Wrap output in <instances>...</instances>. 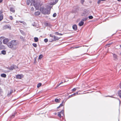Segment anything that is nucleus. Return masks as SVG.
I'll list each match as a JSON object with an SVG mask.
<instances>
[{
    "label": "nucleus",
    "instance_id": "f257e3e1",
    "mask_svg": "<svg viewBox=\"0 0 121 121\" xmlns=\"http://www.w3.org/2000/svg\"><path fill=\"white\" fill-rule=\"evenodd\" d=\"M18 44L17 41L13 40L7 43V45L9 48L13 50H15L17 49V46L18 45Z\"/></svg>",
    "mask_w": 121,
    "mask_h": 121
},
{
    "label": "nucleus",
    "instance_id": "f03ea898",
    "mask_svg": "<svg viewBox=\"0 0 121 121\" xmlns=\"http://www.w3.org/2000/svg\"><path fill=\"white\" fill-rule=\"evenodd\" d=\"M40 10L42 13L44 14H49L50 12V10H48L47 9L44 7H41L40 8Z\"/></svg>",
    "mask_w": 121,
    "mask_h": 121
},
{
    "label": "nucleus",
    "instance_id": "7ed1b4c3",
    "mask_svg": "<svg viewBox=\"0 0 121 121\" xmlns=\"http://www.w3.org/2000/svg\"><path fill=\"white\" fill-rule=\"evenodd\" d=\"M89 14L88 11L86 9H84L83 11V12L82 13L81 15L82 16H87Z\"/></svg>",
    "mask_w": 121,
    "mask_h": 121
},
{
    "label": "nucleus",
    "instance_id": "20e7f679",
    "mask_svg": "<svg viewBox=\"0 0 121 121\" xmlns=\"http://www.w3.org/2000/svg\"><path fill=\"white\" fill-rule=\"evenodd\" d=\"M113 55V60H114L116 61L118 60V56L116 54L112 53H111Z\"/></svg>",
    "mask_w": 121,
    "mask_h": 121
},
{
    "label": "nucleus",
    "instance_id": "39448f33",
    "mask_svg": "<svg viewBox=\"0 0 121 121\" xmlns=\"http://www.w3.org/2000/svg\"><path fill=\"white\" fill-rule=\"evenodd\" d=\"M16 78L17 79H21L23 78L24 76L22 74H18L16 76Z\"/></svg>",
    "mask_w": 121,
    "mask_h": 121
},
{
    "label": "nucleus",
    "instance_id": "423d86ee",
    "mask_svg": "<svg viewBox=\"0 0 121 121\" xmlns=\"http://www.w3.org/2000/svg\"><path fill=\"white\" fill-rule=\"evenodd\" d=\"M60 38L58 37H57L54 36L53 37V39H52V40L50 41L51 42H52L54 41H56L58 40Z\"/></svg>",
    "mask_w": 121,
    "mask_h": 121
},
{
    "label": "nucleus",
    "instance_id": "0eeeda50",
    "mask_svg": "<svg viewBox=\"0 0 121 121\" xmlns=\"http://www.w3.org/2000/svg\"><path fill=\"white\" fill-rule=\"evenodd\" d=\"M9 40L8 39H4L3 41V43L4 44H6L8 43V42L9 41Z\"/></svg>",
    "mask_w": 121,
    "mask_h": 121
},
{
    "label": "nucleus",
    "instance_id": "6e6552de",
    "mask_svg": "<svg viewBox=\"0 0 121 121\" xmlns=\"http://www.w3.org/2000/svg\"><path fill=\"white\" fill-rule=\"evenodd\" d=\"M15 66L14 65H12L10 67H7V69H8L12 70L14 69H15L14 67Z\"/></svg>",
    "mask_w": 121,
    "mask_h": 121
},
{
    "label": "nucleus",
    "instance_id": "1a4fd4ad",
    "mask_svg": "<svg viewBox=\"0 0 121 121\" xmlns=\"http://www.w3.org/2000/svg\"><path fill=\"white\" fill-rule=\"evenodd\" d=\"M34 6L36 9L38 10L39 9V6L38 4L35 3L34 4Z\"/></svg>",
    "mask_w": 121,
    "mask_h": 121
},
{
    "label": "nucleus",
    "instance_id": "9d476101",
    "mask_svg": "<svg viewBox=\"0 0 121 121\" xmlns=\"http://www.w3.org/2000/svg\"><path fill=\"white\" fill-rule=\"evenodd\" d=\"M2 12L0 11V21H1L3 18V15L2 14Z\"/></svg>",
    "mask_w": 121,
    "mask_h": 121
},
{
    "label": "nucleus",
    "instance_id": "9b49d317",
    "mask_svg": "<svg viewBox=\"0 0 121 121\" xmlns=\"http://www.w3.org/2000/svg\"><path fill=\"white\" fill-rule=\"evenodd\" d=\"M72 28L73 30L75 31L77 29V26L76 24L73 25V26Z\"/></svg>",
    "mask_w": 121,
    "mask_h": 121
},
{
    "label": "nucleus",
    "instance_id": "f8f14e48",
    "mask_svg": "<svg viewBox=\"0 0 121 121\" xmlns=\"http://www.w3.org/2000/svg\"><path fill=\"white\" fill-rule=\"evenodd\" d=\"M13 92V90H11L10 91V92H8V94H7V96L8 97H9L10 96V95L12 94Z\"/></svg>",
    "mask_w": 121,
    "mask_h": 121
},
{
    "label": "nucleus",
    "instance_id": "ddd939ff",
    "mask_svg": "<svg viewBox=\"0 0 121 121\" xmlns=\"http://www.w3.org/2000/svg\"><path fill=\"white\" fill-rule=\"evenodd\" d=\"M10 11L13 13H14L15 11L14 8L12 7H11L10 8Z\"/></svg>",
    "mask_w": 121,
    "mask_h": 121
},
{
    "label": "nucleus",
    "instance_id": "4468645a",
    "mask_svg": "<svg viewBox=\"0 0 121 121\" xmlns=\"http://www.w3.org/2000/svg\"><path fill=\"white\" fill-rule=\"evenodd\" d=\"M40 14V13L39 11L35 12L34 14L35 16H39Z\"/></svg>",
    "mask_w": 121,
    "mask_h": 121
},
{
    "label": "nucleus",
    "instance_id": "2eb2a0df",
    "mask_svg": "<svg viewBox=\"0 0 121 121\" xmlns=\"http://www.w3.org/2000/svg\"><path fill=\"white\" fill-rule=\"evenodd\" d=\"M84 24V22H82V21H81L80 22H79V25L80 26H82Z\"/></svg>",
    "mask_w": 121,
    "mask_h": 121
},
{
    "label": "nucleus",
    "instance_id": "dca6fc26",
    "mask_svg": "<svg viewBox=\"0 0 121 121\" xmlns=\"http://www.w3.org/2000/svg\"><path fill=\"white\" fill-rule=\"evenodd\" d=\"M60 99H58L57 98H56L55 99V101L56 102L59 103L60 102Z\"/></svg>",
    "mask_w": 121,
    "mask_h": 121
},
{
    "label": "nucleus",
    "instance_id": "f3484780",
    "mask_svg": "<svg viewBox=\"0 0 121 121\" xmlns=\"http://www.w3.org/2000/svg\"><path fill=\"white\" fill-rule=\"evenodd\" d=\"M118 94L119 97L121 98V90H120L118 91Z\"/></svg>",
    "mask_w": 121,
    "mask_h": 121
},
{
    "label": "nucleus",
    "instance_id": "a211bd4d",
    "mask_svg": "<svg viewBox=\"0 0 121 121\" xmlns=\"http://www.w3.org/2000/svg\"><path fill=\"white\" fill-rule=\"evenodd\" d=\"M16 114V113L15 112L13 113L11 115V116H10L11 118H12L14 117Z\"/></svg>",
    "mask_w": 121,
    "mask_h": 121
},
{
    "label": "nucleus",
    "instance_id": "6ab92c4d",
    "mask_svg": "<svg viewBox=\"0 0 121 121\" xmlns=\"http://www.w3.org/2000/svg\"><path fill=\"white\" fill-rule=\"evenodd\" d=\"M4 48V45L2 44L0 45V50L3 49Z\"/></svg>",
    "mask_w": 121,
    "mask_h": 121
},
{
    "label": "nucleus",
    "instance_id": "aec40b11",
    "mask_svg": "<svg viewBox=\"0 0 121 121\" xmlns=\"http://www.w3.org/2000/svg\"><path fill=\"white\" fill-rule=\"evenodd\" d=\"M1 76L3 77L6 78V75L5 74L3 73L1 74Z\"/></svg>",
    "mask_w": 121,
    "mask_h": 121
},
{
    "label": "nucleus",
    "instance_id": "412c9836",
    "mask_svg": "<svg viewBox=\"0 0 121 121\" xmlns=\"http://www.w3.org/2000/svg\"><path fill=\"white\" fill-rule=\"evenodd\" d=\"M6 51L5 50H3L1 51V53L3 55H4L6 54Z\"/></svg>",
    "mask_w": 121,
    "mask_h": 121
},
{
    "label": "nucleus",
    "instance_id": "4be33fe9",
    "mask_svg": "<svg viewBox=\"0 0 121 121\" xmlns=\"http://www.w3.org/2000/svg\"><path fill=\"white\" fill-rule=\"evenodd\" d=\"M34 40L35 42H37L39 40L38 38L37 37H35L34 38Z\"/></svg>",
    "mask_w": 121,
    "mask_h": 121
},
{
    "label": "nucleus",
    "instance_id": "5701e85b",
    "mask_svg": "<svg viewBox=\"0 0 121 121\" xmlns=\"http://www.w3.org/2000/svg\"><path fill=\"white\" fill-rule=\"evenodd\" d=\"M31 2V1L30 0H26L27 4V5H29L30 3Z\"/></svg>",
    "mask_w": 121,
    "mask_h": 121
},
{
    "label": "nucleus",
    "instance_id": "b1692460",
    "mask_svg": "<svg viewBox=\"0 0 121 121\" xmlns=\"http://www.w3.org/2000/svg\"><path fill=\"white\" fill-rule=\"evenodd\" d=\"M20 32L23 35H25V33L24 32V31L23 30H20Z\"/></svg>",
    "mask_w": 121,
    "mask_h": 121
},
{
    "label": "nucleus",
    "instance_id": "393cba45",
    "mask_svg": "<svg viewBox=\"0 0 121 121\" xmlns=\"http://www.w3.org/2000/svg\"><path fill=\"white\" fill-rule=\"evenodd\" d=\"M65 104V102H64V101H63L62 103L60 104V106L62 107L63 106V105H64Z\"/></svg>",
    "mask_w": 121,
    "mask_h": 121
},
{
    "label": "nucleus",
    "instance_id": "a878e982",
    "mask_svg": "<svg viewBox=\"0 0 121 121\" xmlns=\"http://www.w3.org/2000/svg\"><path fill=\"white\" fill-rule=\"evenodd\" d=\"M87 19H88V17H85V18H83L82 19V21H86L87 20Z\"/></svg>",
    "mask_w": 121,
    "mask_h": 121
},
{
    "label": "nucleus",
    "instance_id": "bb28decb",
    "mask_svg": "<svg viewBox=\"0 0 121 121\" xmlns=\"http://www.w3.org/2000/svg\"><path fill=\"white\" fill-rule=\"evenodd\" d=\"M74 94H75V93H73V94H72L71 95H69L68 97V98H70L71 97H72L73 96H75V95H74Z\"/></svg>",
    "mask_w": 121,
    "mask_h": 121
},
{
    "label": "nucleus",
    "instance_id": "cd10ccee",
    "mask_svg": "<svg viewBox=\"0 0 121 121\" xmlns=\"http://www.w3.org/2000/svg\"><path fill=\"white\" fill-rule=\"evenodd\" d=\"M43 57V56L42 55V54L40 55H39V59H41V58Z\"/></svg>",
    "mask_w": 121,
    "mask_h": 121
},
{
    "label": "nucleus",
    "instance_id": "c85d7f7f",
    "mask_svg": "<svg viewBox=\"0 0 121 121\" xmlns=\"http://www.w3.org/2000/svg\"><path fill=\"white\" fill-rule=\"evenodd\" d=\"M58 116L60 118H61V115L60 112H58Z\"/></svg>",
    "mask_w": 121,
    "mask_h": 121
},
{
    "label": "nucleus",
    "instance_id": "c756f323",
    "mask_svg": "<svg viewBox=\"0 0 121 121\" xmlns=\"http://www.w3.org/2000/svg\"><path fill=\"white\" fill-rule=\"evenodd\" d=\"M42 85V84L41 83H38L37 85V87L38 88H39L40 86Z\"/></svg>",
    "mask_w": 121,
    "mask_h": 121
},
{
    "label": "nucleus",
    "instance_id": "7c9ffc66",
    "mask_svg": "<svg viewBox=\"0 0 121 121\" xmlns=\"http://www.w3.org/2000/svg\"><path fill=\"white\" fill-rule=\"evenodd\" d=\"M32 45L35 48L37 46V45L35 43H33L32 44Z\"/></svg>",
    "mask_w": 121,
    "mask_h": 121
},
{
    "label": "nucleus",
    "instance_id": "2f4dec72",
    "mask_svg": "<svg viewBox=\"0 0 121 121\" xmlns=\"http://www.w3.org/2000/svg\"><path fill=\"white\" fill-rule=\"evenodd\" d=\"M3 91L1 89V87H0V94H1L3 93Z\"/></svg>",
    "mask_w": 121,
    "mask_h": 121
},
{
    "label": "nucleus",
    "instance_id": "473e14b6",
    "mask_svg": "<svg viewBox=\"0 0 121 121\" xmlns=\"http://www.w3.org/2000/svg\"><path fill=\"white\" fill-rule=\"evenodd\" d=\"M84 2V0H81L80 2L82 4H83Z\"/></svg>",
    "mask_w": 121,
    "mask_h": 121
},
{
    "label": "nucleus",
    "instance_id": "72a5a7b5",
    "mask_svg": "<svg viewBox=\"0 0 121 121\" xmlns=\"http://www.w3.org/2000/svg\"><path fill=\"white\" fill-rule=\"evenodd\" d=\"M60 112V113H61L64 116V111L63 110H62Z\"/></svg>",
    "mask_w": 121,
    "mask_h": 121
},
{
    "label": "nucleus",
    "instance_id": "f704fd0d",
    "mask_svg": "<svg viewBox=\"0 0 121 121\" xmlns=\"http://www.w3.org/2000/svg\"><path fill=\"white\" fill-rule=\"evenodd\" d=\"M48 41V40L47 39H45L44 40V41L45 43L47 42Z\"/></svg>",
    "mask_w": 121,
    "mask_h": 121
},
{
    "label": "nucleus",
    "instance_id": "c9c22d12",
    "mask_svg": "<svg viewBox=\"0 0 121 121\" xmlns=\"http://www.w3.org/2000/svg\"><path fill=\"white\" fill-rule=\"evenodd\" d=\"M93 18V17L92 16H90L89 17V18L90 19H92Z\"/></svg>",
    "mask_w": 121,
    "mask_h": 121
},
{
    "label": "nucleus",
    "instance_id": "e433bc0d",
    "mask_svg": "<svg viewBox=\"0 0 121 121\" xmlns=\"http://www.w3.org/2000/svg\"><path fill=\"white\" fill-rule=\"evenodd\" d=\"M56 13H54L53 15V17H56Z\"/></svg>",
    "mask_w": 121,
    "mask_h": 121
},
{
    "label": "nucleus",
    "instance_id": "4c0bfd02",
    "mask_svg": "<svg viewBox=\"0 0 121 121\" xmlns=\"http://www.w3.org/2000/svg\"><path fill=\"white\" fill-rule=\"evenodd\" d=\"M49 36L52 37H54V36L52 34H50L49 35Z\"/></svg>",
    "mask_w": 121,
    "mask_h": 121
},
{
    "label": "nucleus",
    "instance_id": "58836bf2",
    "mask_svg": "<svg viewBox=\"0 0 121 121\" xmlns=\"http://www.w3.org/2000/svg\"><path fill=\"white\" fill-rule=\"evenodd\" d=\"M101 1V0H99L97 2V3L98 4H99L100 3Z\"/></svg>",
    "mask_w": 121,
    "mask_h": 121
},
{
    "label": "nucleus",
    "instance_id": "ea45409f",
    "mask_svg": "<svg viewBox=\"0 0 121 121\" xmlns=\"http://www.w3.org/2000/svg\"><path fill=\"white\" fill-rule=\"evenodd\" d=\"M63 83V82H62L60 83L57 86H60L61 84L62 83Z\"/></svg>",
    "mask_w": 121,
    "mask_h": 121
},
{
    "label": "nucleus",
    "instance_id": "a19ab883",
    "mask_svg": "<svg viewBox=\"0 0 121 121\" xmlns=\"http://www.w3.org/2000/svg\"><path fill=\"white\" fill-rule=\"evenodd\" d=\"M76 88H74L72 89V91H75L76 90Z\"/></svg>",
    "mask_w": 121,
    "mask_h": 121
},
{
    "label": "nucleus",
    "instance_id": "79ce46f5",
    "mask_svg": "<svg viewBox=\"0 0 121 121\" xmlns=\"http://www.w3.org/2000/svg\"><path fill=\"white\" fill-rule=\"evenodd\" d=\"M18 22H19L21 23H24V22L23 21H19Z\"/></svg>",
    "mask_w": 121,
    "mask_h": 121
},
{
    "label": "nucleus",
    "instance_id": "37998d69",
    "mask_svg": "<svg viewBox=\"0 0 121 121\" xmlns=\"http://www.w3.org/2000/svg\"><path fill=\"white\" fill-rule=\"evenodd\" d=\"M119 87L121 89V82H120L119 84Z\"/></svg>",
    "mask_w": 121,
    "mask_h": 121
},
{
    "label": "nucleus",
    "instance_id": "c03bdc74",
    "mask_svg": "<svg viewBox=\"0 0 121 121\" xmlns=\"http://www.w3.org/2000/svg\"><path fill=\"white\" fill-rule=\"evenodd\" d=\"M10 19L11 20H12L13 18L11 16H10Z\"/></svg>",
    "mask_w": 121,
    "mask_h": 121
},
{
    "label": "nucleus",
    "instance_id": "a18cd8bd",
    "mask_svg": "<svg viewBox=\"0 0 121 121\" xmlns=\"http://www.w3.org/2000/svg\"><path fill=\"white\" fill-rule=\"evenodd\" d=\"M34 10V8H33V7H32L31 9V10L33 11V10Z\"/></svg>",
    "mask_w": 121,
    "mask_h": 121
},
{
    "label": "nucleus",
    "instance_id": "49530a36",
    "mask_svg": "<svg viewBox=\"0 0 121 121\" xmlns=\"http://www.w3.org/2000/svg\"><path fill=\"white\" fill-rule=\"evenodd\" d=\"M20 38L21 39H24L23 37L22 36H20Z\"/></svg>",
    "mask_w": 121,
    "mask_h": 121
},
{
    "label": "nucleus",
    "instance_id": "de8ad7c7",
    "mask_svg": "<svg viewBox=\"0 0 121 121\" xmlns=\"http://www.w3.org/2000/svg\"><path fill=\"white\" fill-rule=\"evenodd\" d=\"M75 93L74 95H77L78 94V92H76L75 93Z\"/></svg>",
    "mask_w": 121,
    "mask_h": 121
},
{
    "label": "nucleus",
    "instance_id": "09e8293b",
    "mask_svg": "<svg viewBox=\"0 0 121 121\" xmlns=\"http://www.w3.org/2000/svg\"><path fill=\"white\" fill-rule=\"evenodd\" d=\"M80 47H81V46H77V47H75L74 48H79Z\"/></svg>",
    "mask_w": 121,
    "mask_h": 121
},
{
    "label": "nucleus",
    "instance_id": "8fccbe9b",
    "mask_svg": "<svg viewBox=\"0 0 121 121\" xmlns=\"http://www.w3.org/2000/svg\"><path fill=\"white\" fill-rule=\"evenodd\" d=\"M55 33L57 35H59V33L58 32H56Z\"/></svg>",
    "mask_w": 121,
    "mask_h": 121
},
{
    "label": "nucleus",
    "instance_id": "3c124183",
    "mask_svg": "<svg viewBox=\"0 0 121 121\" xmlns=\"http://www.w3.org/2000/svg\"><path fill=\"white\" fill-rule=\"evenodd\" d=\"M55 0V2H56V3L57 2L58 0Z\"/></svg>",
    "mask_w": 121,
    "mask_h": 121
},
{
    "label": "nucleus",
    "instance_id": "603ef678",
    "mask_svg": "<svg viewBox=\"0 0 121 121\" xmlns=\"http://www.w3.org/2000/svg\"><path fill=\"white\" fill-rule=\"evenodd\" d=\"M59 35H63L62 34H61V33H59Z\"/></svg>",
    "mask_w": 121,
    "mask_h": 121
},
{
    "label": "nucleus",
    "instance_id": "864d4df0",
    "mask_svg": "<svg viewBox=\"0 0 121 121\" xmlns=\"http://www.w3.org/2000/svg\"><path fill=\"white\" fill-rule=\"evenodd\" d=\"M2 43V42H1V41L0 40V45Z\"/></svg>",
    "mask_w": 121,
    "mask_h": 121
},
{
    "label": "nucleus",
    "instance_id": "5fc2aeb1",
    "mask_svg": "<svg viewBox=\"0 0 121 121\" xmlns=\"http://www.w3.org/2000/svg\"><path fill=\"white\" fill-rule=\"evenodd\" d=\"M19 22L17 21L16 22V23L17 24H18V23Z\"/></svg>",
    "mask_w": 121,
    "mask_h": 121
},
{
    "label": "nucleus",
    "instance_id": "6e6d98bb",
    "mask_svg": "<svg viewBox=\"0 0 121 121\" xmlns=\"http://www.w3.org/2000/svg\"><path fill=\"white\" fill-rule=\"evenodd\" d=\"M3 1V0H0V3H1Z\"/></svg>",
    "mask_w": 121,
    "mask_h": 121
},
{
    "label": "nucleus",
    "instance_id": "4d7b16f0",
    "mask_svg": "<svg viewBox=\"0 0 121 121\" xmlns=\"http://www.w3.org/2000/svg\"><path fill=\"white\" fill-rule=\"evenodd\" d=\"M48 23H46V24L45 25H46V26H48Z\"/></svg>",
    "mask_w": 121,
    "mask_h": 121
},
{
    "label": "nucleus",
    "instance_id": "13d9d810",
    "mask_svg": "<svg viewBox=\"0 0 121 121\" xmlns=\"http://www.w3.org/2000/svg\"><path fill=\"white\" fill-rule=\"evenodd\" d=\"M111 44H112V43H110V44H107V45H111Z\"/></svg>",
    "mask_w": 121,
    "mask_h": 121
},
{
    "label": "nucleus",
    "instance_id": "bf43d9fd",
    "mask_svg": "<svg viewBox=\"0 0 121 121\" xmlns=\"http://www.w3.org/2000/svg\"><path fill=\"white\" fill-rule=\"evenodd\" d=\"M60 106H59L57 108V109H58L59 108H60Z\"/></svg>",
    "mask_w": 121,
    "mask_h": 121
},
{
    "label": "nucleus",
    "instance_id": "052dcab7",
    "mask_svg": "<svg viewBox=\"0 0 121 121\" xmlns=\"http://www.w3.org/2000/svg\"><path fill=\"white\" fill-rule=\"evenodd\" d=\"M60 106H59L57 108V109H58L59 108H60Z\"/></svg>",
    "mask_w": 121,
    "mask_h": 121
},
{
    "label": "nucleus",
    "instance_id": "680f3d73",
    "mask_svg": "<svg viewBox=\"0 0 121 121\" xmlns=\"http://www.w3.org/2000/svg\"><path fill=\"white\" fill-rule=\"evenodd\" d=\"M108 96L110 97H112L114 98V97H112V96ZM106 97H107V96H106Z\"/></svg>",
    "mask_w": 121,
    "mask_h": 121
},
{
    "label": "nucleus",
    "instance_id": "e2e57ef3",
    "mask_svg": "<svg viewBox=\"0 0 121 121\" xmlns=\"http://www.w3.org/2000/svg\"><path fill=\"white\" fill-rule=\"evenodd\" d=\"M31 1L33 2H34V1L35 0H31Z\"/></svg>",
    "mask_w": 121,
    "mask_h": 121
},
{
    "label": "nucleus",
    "instance_id": "0e129e2a",
    "mask_svg": "<svg viewBox=\"0 0 121 121\" xmlns=\"http://www.w3.org/2000/svg\"><path fill=\"white\" fill-rule=\"evenodd\" d=\"M54 114L55 115H56L57 113H56L55 112L54 113Z\"/></svg>",
    "mask_w": 121,
    "mask_h": 121
},
{
    "label": "nucleus",
    "instance_id": "69168bd1",
    "mask_svg": "<svg viewBox=\"0 0 121 121\" xmlns=\"http://www.w3.org/2000/svg\"><path fill=\"white\" fill-rule=\"evenodd\" d=\"M101 1H105L106 0H101Z\"/></svg>",
    "mask_w": 121,
    "mask_h": 121
},
{
    "label": "nucleus",
    "instance_id": "338daca9",
    "mask_svg": "<svg viewBox=\"0 0 121 121\" xmlns=\"http://www.w3.org/2000/svg\"><path fill=\"white\" fill-rule=\"evenodd\" d=\"M120 47L121 48V44L120 45Z\"/></svg>",
    "mask_w": 121,
    "mask_h": 121
},
{
    "label": "nucleus",
    "instance_id": "774afa93",
    "mask_svg": "<svg viewBox=\"0 0 121 121\" xmlns=\"http://www.w3.org/2000/svg\"><path fill=\"white\" fill-rule=\"evenodd\" d=\"M120 55H121V52H120Z\"/></svg>",
    "mask_w": 121,
    "mask_h": 121
}]
</instances>
